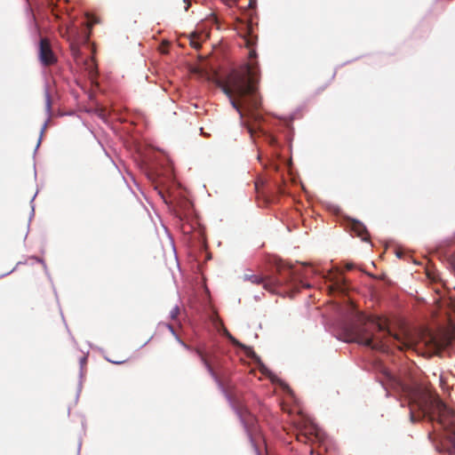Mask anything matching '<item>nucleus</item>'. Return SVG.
Segmentation results:
<instances>
[{
	"label": "nucleus",
	"instance_id": "nucleus-25",
	"mask_svg": "<svg viewBox=\"0 0 455 455\" xmlns=\"http://www.w3.org/2000/svg\"><path fill=\"white\" fill-rule=\"evenodd\" d=\"M8 275V272H5L4 274H3V276H5Z\"/></svg>",
	"mask_w": 455,
	"mask_h": 455
},
{
	"label": "nucleus",
	"instance_id": "nucleus-20",
	"mask_svg": "<svg viewBox=\"0 0 455 455\" xmlns=\"http://www.w3.org/2000/svg\"><path fill=\"white\" fill-rule=\"evenodd\" d=\"M85 361H86V357H85V356H83V357L81 358V363H85Z\"/></svg>",
	"mask_w": 455,
	"mask_h": 455
},
{
	"label": "nucleus",
	"instance_id": "nucleus-3",
	"mask_svg": "<svg viewBox=\"0 0 455 455\" xmlns=\"http://www.w3.org/2000/svg\"><path fill=\"white\" fill-rule=\"evenodd\" d=\"M410 398V416L412 422L424 418L429 420H441L447 414L448 408L438 395L429 391L415 390Z\"/></svg>",
	"mask_w": 455,
	"mask_h": 455
},
{
	"label": "nucleus",
	"instance_id": "nucleus-6",
	"mask_svg": "<svg viewBox=\"0 0 455 455\" xmlns=\"http://www.w3.org/2000/svg\"><path fill=\"white\" fill-rule=\"evenodd\" d=\"M296 439L303 443H312L323 439V433L309 419L303 417L296 423Z\"/></svg>",
	"mask_w": 455,
	"mask_h": 455
},
{
	"label": "nucleus",
	"instance_id": "nucleus-17",
	"mask_svg": "<svg viewBox=\"0 0 455 455\" xmlns=\"http://www.w3.org/2000/svg\"><path fill=\"white\" fill-rule=\"evenodd\" d=\"M183 2H184V4H186V5L184 6V10H185V11H188V8H189V6H190V0H183Z\"/></svg>",
	"mask_w": 455,
	"mask_h": 455
},
{
	"label": "nucleus",
	"instance_id": "nucleus-4",
	"mask_svg": "<svg viewBox=\"0 0 455 455\" xmlns=\"http://www.w3.org/2000/svg\"><path fill=\"white\" fill-rule=\"evenodd\" d=\"M227 397L243 423L248 435L252 439L253 435L257 433V419L255 416L248 411L243 401L236 393L227 391Z\"/></svg>",
	"mask_w": 455,
	"mask_h": 455
},
{
	"label": "nucleus",
	"instance_id": "nucleus-12",
	"mask_svg": "<svg viewBox=\"0 0 455 455\" xmlns=\"http://www.w3.org/2000/svg\"><path fill=\"white\" fill-rule=\"evenodd\" d=\"M239 347L243 349L245 355L249 358H251V360H253L255 362H259L260 359H259V355L254 352V350L251 347H247L243 344V346H240Z\"/></svg>",
	"mask_w": 455,
	"mask_h": 455
},
{
	"label": "nucleus",
	"instance_id": "nucleus-2",
	"mask_svg": "<svg viewBox=\"0 0 455 455\" xmlns=\"http://www.w3.org/2000/svg\"><path fill=\"white\" fill-rule=\"evenodd\" d=\"M259 82L258 63L252 61L239 68L233 69L224 79L218 81V86L228 97L232 107L243 116V108L255 121L259 116L253 111L260 106L257 96Z\"/></svg>",
	"mask_w": 455,
	"mask_h": 455
},
{
	"label": "nucleus",
	"instance_id": "nucleus-13",
	"mask_svg": "<svg viewBox=\"0 0 455 455\" xmlns=\"http://www.w3.org/2000/svg\"><path fill=\"white\" fill-rule=\"evenodd\" d=\"M190 44L195 49L201 48L200 36L193 33L190 35Z\"/></svg>",
	"mask_w": 455,
	"mask_h": 455
},
{
	"label": "nucleus",
	"instance_id": "nucleus-18",
	"mask_svg": "<svg viewBox=\"0 0 455 455\" xmlns=\"http://www.w3.org/2000/svg\"><path fill=\"white\" fill-rule=\"evenodd\" d=\"M256 52L254 50H251L249 53L250 59H254L256 57Z\"/></svg>",
	"mask_w": 455,
	"mask_h": 455
},
{
	"label": "nucleus",
	"instance_id": "nucleus-22",
	"mask_svg": "<svg viewBox=\"0 0 455 455\" xmlns=\"http://www.w3.org/2000/svg\"><path fill=\"white\" fill-rule=\"evenodd\" d=\"M313 453H314V450H313V449H311V450H310V454L312 455Z\"/></svg>",
	"mask_w": 455,
	"mask_h": 455
},
{
	"label": "nucleus",
	"instance_id": "nucleus-11",
	"mask_svg": "<svg viewBox=\"0 0 455 455\" xmlns=\"http://www.w3.org/2000/svg\"><path fill=\"white\" fill-rule=\"evenodd\" d=\"M331 282L332 283L329 286V290L331 291H339L341 293L346 292V280L341 275L336 276L334 279L331 280Z\"/></svg>",
	"mask_w": 455,
	"mask_h": 455
},
{
	"label": "nucleus",
	"instance_id": "nucleus-9",
	"mask_svg": "<svg viewBox=\"0 0 455 455\" xmlns=\"http://www.w3.org/2000/svg\"><path fill=\"white\" fill-rule=\"evenodd\" d=\"M350 228L363 241H367L369 239L368 231L362 222L352 220L350 222Z\"/></svg>",
	"mask_w": 455,
	"mask_h": 455
},
{
	"label": "nucleus",
	"instance_id": "nucleus-1",
	"mask_svg": "<svg viewBox=\"0 0 455 455\" xmlns=\"http://www.w3.org/2000/svg\"><path fill=\"white\" fill-rule=\"evenodd\" d=\"M356 324L353 329L354 340L376 350H386L394 345L399 350H412L419 355H431L440 351L442 340L427 329L414 331L403 330L394 333L387 321L379 316H366L358 313Z\"/></svg>",
	"mask_w": 455,
	"mask_h": 455
},
{
	"label": "nucleus",
	"instance_id": "nucleus-7",
	"mask_svg": "<svg viewBox=\"0 0 455 455\" xmlns=\"http://www.w3.org/2000/svg\"><path fill=\"white\" fill-rule=\"evenodd\" d=\"M36 55L44 68L52 67L58 62V57L53 52L51 40L41 35L38 36V41L36 44Z\"/></svg>",
	"mask_w": 455,
	"mask_h": 455
},
{
	"label": "nucleus",
	"instance_id": "nucleus-5",
	"mask_svg": "<svg viewBox=\"0 0 455 455\" xmlns=\"http://www.w3.org/2000/svg\"><path fill=\"white\" fill-rule=\"evenodd\" d=\"M246 278L255 284H262L269 292L277 293L279 288L292 281L291 270L283 268L279 271V276H261L259 275H247Z\"/></svg>",
	"mask_w": 455,
	"mask_h": 455
},
{
	"label": "nucleus",
	"instance_id": "nucleus-16",
	"mask_svg": "<svg viewBox=\"0 0 455 455\" xmlns=\"http://www.w3.org/2000/svg\"><path fill=\"white\" fill-rule=\"evenodd\" d=\"M267 140H268V143L272 146H275L276 144V140L275 137L271 136V135H268L267 136Z\"/></svg>",
	"mask_w": 455,
	"mask_h": 455
},
{
	"label": "nucleus",
	"instance_id": "nucleus-14",
	"mask_svg": "<svg viewBox=\"0 0 455 455\" xmlns=\"http://www.w3.org/2000/svg\"><path fill=\"white\" fill-rule=\"evenodd\" d=\"M225 335L228 338V339L232 342L233 345L236 347L243 346L241 342H239L235 338H234L228 330H225Z\"/></svg>",
	"mask_w": 455,
	"mask_h": 455
},
{
	"label": "nucleus",
	"instance_id": "nucleus-21",
	"mask_svg": "<svg viewBox=\"0 0 455 455\" xmlns=\"http://www.w3.org/2000/svg\"><path fill=\"white\" fill-rule=\"evenodd\" d=\"M401 387V389H402L403 391L406 392L407 387Z\"/></svg>",
	"mask_w": 455,
	"mask_h": 455
},
{
	"label": "nucleus",
	"instance_id": "nucleus-24",
	"mask_svg": "<svg viewBox=\"0 0 455 455\" xmlns=\"http://www.w3.org/2000/svg\"><path fill=\"white\" fill-rule=\"evenodd\" d=\"M8 275V272H5L4 274H3V276H5Z\"/></svg>",
	"mask_w": 455,
	"mask_h": 455
},
{
	"label": "nucleus",
	"instance_id": "nucleus-27",
	"mask_svg": "<svg viewBox=\"0 0 455 455\" xmlns=\"http://www.w3.org/2000/svg\"><path fill=\"white\" fill-rule=\"evenodd\" d=\"M27 2H28V0H26Z\"/></svg>",
	"mask_w": 455,
	"mask_h": 455
},
{
	"label": "nucleus",
	"instance_id": "nucleus-26",
	"mask_svg": "<svg viewBox=\"0 0 455 455\" xmlns=\"http://www.w3.org/2000/svg\"><path fill=\"white\" fill-rule=\"evenodd\" d=\"M40 140H41V138L39 139V140L37 142V147L40 145Z\"/></svg>",
	"mask_w": 455,
	"mask_h": 455
},
{
	"label": "nucleus",
	"instance_id": "nucleus-23",
	"mask_svg": "<svg viewBox=\"0 0 455 455\" xmlns=\"http://www.w3.org/2000/svg\"><path fill=\"white\" fill-rule=\"evenodd\" d=\"M8 275V272H5L4 274H3V276H5Z\"/></svg>",
	"mask_w": 455,
	"mask_h": 455
},
{
	"label": "nucleus",
	"instance_id": "nucleus-8",
	"mask_svg": "<svg viewBox=\"0 0 455 455\" xmlns=\"http://www.w3.org/2000/svg\"><path fill=\"white\" fill-rule=\"evenodd\" d=\"M237 27L235 29L238 30V33L243 37L245 45L247 47H251L255 44L257 36L253 35V28L251 23L243 22L241 20H237Z\"/></svg>",
	"mask_w": 455,
	"mask_h": 455
},
{
	"label": "nucleus",
	"instance_id": "nucleus-19",
	"mask_svg": "<svg viewBox=\"0 0 455 455\" xmlns=\"http://www.w3.org/2000/svg\"><path fill=\"white\" fill-rule=\"evenodd\" d=\"M345 267H346L347 270H351V269L354 268V264L353 263H347Z\"/></svg>",
	"mask_w": 455,
	"mask_h": 455
},
{
	"label": "nucleus",
	"instance_id": "nucleus-15",
	"mask_svg": "<svg viewBox=\"0 0 455 455\" xmlns=\"http://www.w3.org/2000/svg\"><path fill=\"white\" fill-rule=\"evenodd\" d=\"M180 307L178 306L174 307L170 312L171 318L176 320L178 315H180Z\"/></svg>",
	"mask_w": 455,
	"mask_h": 455
},
{
	"label": "nucleus",
	"instance_id": "nucleus-10",
	"mask_svg": "<svg viewBox=\"0 0 455 455\" xmlns=\"http://www.w3.org/2000/svg\"><path fill=\"white\" fill-rule=\"evenodd\" d=\"M196 353L207 369L208 372L215 379L216 381L220 382L208 355L200 349H196Z\"/></svg>",
	"mask_w": 455,
	"mask_h": 455
}]
</instances>
